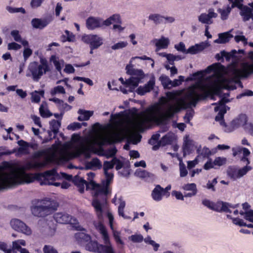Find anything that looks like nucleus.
<instances>
[{
    "label": "nucleus",
    "mask_w": 253,
    "mask_h": 253,
    "mask_svg": "<svg viewBox=\"0 0 253 253\" xmlns=\"http://www.w3.org/2000/svg\"><path fill=\"white\" fill-rule=\"evenodd\" d=\"M23 170L21 167L15 164L4 162L3 166H0V190L23 183H30L34 181L33 173L18 174Z\"/></svg>",
    "instance_id": "obj_1"
},
{
    "label": "nucleus",
    "mask_w": 253,
    "mask_h": 253,
    "mask_svg": "<svg viewBox=\"0 0 253 253\" xmlns=\"http://www.w3.org/2000/svg\"><path fill=\"white\" fill-rule=\"evenodd\" d=\"M50 71L47 61L44 58L40 59V64L37 61L31 62L28 67L26 76L31 77L35 82H39L43 74Z\"/></svg>",
    "instance_id": "obj_2"
},
{
    "label": "nucleus",
    "mask_w": 253,
    "mask_h": 253,
    "mask_svg": "<svg viewBox=\"0 0 253 253\" xmlns=\"http://www.w3.org/2000/svg\"><path fill=\"white\" fill-rule=\"evenodd\" d=\"M92 206L94 207L97 216L100 221L94 223L96 229L101 234L104 244H110L109 236L107 230L102 222L103 219V208L98 199H94L92 202Z\"/></svg>",
    "instance_id": "obj_3"
},
{
    "label": "nucleus",
    "mask_w": 253,
    "mask_h": 253,
    "mask_svg": "<svg viewBox=\"0 0 253 253\" xmlns=\"http://www.w3.org/2000/svg\"><path fill=\"white\" fill-rule=\"evenodd\" d=\"M209 95V93L208 91L199 94L194 90H192L187 95V98L190 100L189 103L186 102L184 99L181 98L177 101V104L182 109L190 108L191 106L195 107L199 100L205 99Z\"/></svg>",
    "instance_id": "obj_4"
},
{
    "label": "nucleus",
    "mask_w": 253,
    "mask_h": 253,
    "mask_svg": "<svg viewBox=\"0 0 253 253\" xmlns=\"http://www.w3.org/2000/svg\"><path fill=\"white\" fill-rule=\"evenodd\" d=\"M86 245V249L90 252L97 253H115L111 243L110 244H100L97 241L90 240Z\"/></svg>",
    "instance_id": "obj_5"
},
{
    "label": "nucleus",
    "mask_w": 253,
    "mask_h": 253,
    "mask_svg": "<svg viewBox=\"0 0 253 253\" xmlns=\"http://www.w3.org/2000/svg\"><path fill=\"white\" fill-rule=\"evenodd\" d=\"M81 40L88 44L92 49H97L103 44V39L96 34H84L82 36Z\"/></svg>",
    "instance_id": "obj_6"
},
{
    "label": "nucleus",
    "mask_w": 253,
    "mask_h": 253,
    "mask_svg": "<svg viewBox=\"0 0 253 253\" xmlns=\"http://www.w3.org/2000/svg\"><path fill=\"white\" fill-rule=\"evenodd\" d=\"M248 117L245 114H241L236 119L233 120L231 124L233 126L237 127L239 126H245V130L250 134L253 136V124L252 123L247 124Z\"/></svg>",
    "instance_id": "obj_7"
},
{
    "label": "nucleus",
    "mask_w": 253,
    "mask_h": 253,
    "mask_svg": "<svg viewBox=\"0 0 253 253\" xmlns=\"http://www.w3.org/2000/svg\"><path fill=\"white\" fill-rule=\"evenodd\" d=\"M12 228L16 231L30 235L32 234L31 228L24 222L18 219H13L10 221Z\"/></svg>",
    "instance_id": "obj_8"
},
{
    "label": "nucleus",
    "mask_w": 253,
    "mask_h": 253,
    "mask_svg": "<svg viewBox=\"0 0 253 253\" xmlns=\"http://www.w3.org/2000/svg\"><path fill=\"white\" fill-rule=\"evenodd\" d=\"M57 174V172L55 169H51L45 171L42 173H33L34 181L37 180L40 181L41 185H46L48 183V179L50 178V177L54 176Z\"/></svg>",
    "instance_id": "obj_9"
},
{
    "label": "nucleus",
    "mask_w": 253,
    "mask_h": 253,
    "mask_svg": "<svg viewBox=\"0 0 253 253\" xmlns=\"http://www.w3.org/2000/svg\"><path fill=\"white\" fill-rule=\"evenodd\" d=\"M51 210L50 206H32L31 207L32 214L39 217H43L49 215Z\"/></svg>",
    "instance_id": "obj_10"
},
{
    "label": "nucleus",
    "mask_w": 253,
    "mask_h": 253,
    "mask_svg": "<svg viewBox=\"0 0 253 253\" xmlns=\"http://www.w3.org/2000/svg\"><path fill=\"white\" fill-rule=\"evenodd\" d=\"M229 208H235V207L232 206L230 204L222 201H218L216 203H213L211 210L221 212L224 211L226 212L231 213V211Z\"/></svg>",
    "instance_id": "obj_11"
},
{
    "label": "nucleus",
    "mask_w": 253,
    "mask_h": 253,
    "mask_svg": "<svg viewBox=\"0 0 253 253\" xmlns=\"http://www.w3.org/2000/svg\"><path fill=\"white\" fill-rule=\"evenodd\" d=\"M53 218L58 223L70 224L73 217L66 212H60L54 213Z\"/></svg>",
    "instance_id": "obj_12"
},
{
    "label": "nucleus",
    "mask_w": 253,
    "mask_h": 253,
    "mask_svg": "<svg viewBox=\"0 0 253 253\" xmlns=\"http://www.w3.org/2000/svg\"><path fill=\"white\" fill-rule=\"evenodd\" d=\"M155 84V79L153 77L144 86H139L136 91L138 94L144 95L145 93L150 92L153 89Z\"/></svg>",
    "instance_id": "obj_13"
},
{
    "label": "nucleus",
    "mask_w": 253,
    "mask_h": 253,
    "mask_svg": "<svg viewBox=\"0 0 253 253\" xmlns=\"http://www.w3.org/2000/svg\"><path fill=\"white\" fill-rule=\"evenodd\" d=\"M102 26V20L94 17H89L86 20V27L88 30H93Z\"/></svg>",
    "instance_id": "obj_14"
},
{
    "label": "nucleus",
    "mask_w": 253,
    "mask_h": 253,
    "mask_svg": "<svg viewBox=\"0 0 253 253\" xmlns=\"http://www.w3.org/2000/svg\"><path fill=\"white\" fill-rule=\"evenodd\" d=\"M122 135L120 133H115L110 137H105L103 139L102 144L112 145L121 142L123 140Z\"/></svg>",
    "instance_id": "obj_15"
},
{
    "label": "nucleus",
    "mask_w": 253,
    "mask_h": 253,
    "mask_svg": "<svg viewBox=\"0 0 253 253\" xmlns=\"http://www.w3.org/2000/svg\"><path fill=\"white\" fill-rule=\"evenodd\" d=\"M152 199L155 201H160L162 200L163 197L165 196L163 191V188L160 185H156L151 193Z\"/></svg>",
    "instance_id": "obj_16"
},
{
    "label": "nucleus",
    "mask_w": 253,
    "mask_h": 253,
    "mask_svg": "<svg viewBox=\"0 0 253 253\" xmlns=\"http://www.w3.org/2000/svg\"><path fill=\"white\" fill-rule=\"evenodd\" d=\"M240 14L245 22L249 21L250 19L253 20V12L252 9L247 5H244L240 9Z\"/></svg>",
    "instance_id": "obj_17"
},
{
    "label": "nucleus",
    "mask_w": 253,
    "mask_h": 253,
    "mask_svg": "<svg viewBox=\"0 0 253 253\" xmlns=\"http://www.w3.org/2000/svg\"><path fill=\"white\" fill-rule=\"evenodd\" d=\"M144 77V74L141 76H136L135 77H130L129 79L126 80L125 81L126 87L131 86L133 90L135 87H137L141 79Z\"/></svg>",
    "instance_id": "obj_18"
},
{
    "label": "nucleus",
    "mask_w": 253,
    "mask_h": 253,
    "mask_svg": "<svg viewBox=\"0 0 253 253\" xmlns=\"http://www.w3.org/2000/svg\"><path fill=\"white\" fill-rule=\"evenodd\" d=\"M49 23L46 19L34 18L32 20L31 24L32 26L36 29H42L45 28Z\"/></svg>",
    "instance_id": "obj_19"
},
{
    "label": "nucleus",
    "mask_w": 253,
    "mask_h": 253,
    "mask_svg": "<svg viewBox=\"0 0 253 253\" xmlns=\"http://www.w3.org/2000/svg\"><path fill=\"white\" fill-rule=\"evenodd\" d=\"M90 150L88 147L84 146H82L77 148L74 153L72 154V157L77 158L80 157L82 154H84L86 158H89Z\"/></svg>",
    "instance_id": "obj_20"
},
{
    "label": "nucleus",
    "mask_w": 253,
    "mask_h": 253,
    "mask_svg": "<svg viewBox=\"0 0 253 253\" xmlns=\"http://www.w3.org/2000/svg\"><path fill=\"white\" fill-rule=\"evenodd\" d=\"M73 182L78 188L79 191L81 193H83L84 191V185H86V181L83 178L81 177L78 175H76L74 178Z\"/></svg>",
    "instance_id": "obj_21"
},
{
    "label": "nucleus",
    "mask_w": 253,
    "mask_h": 253,
    "mask_svg": "<svg viewBox=\"0 0 253 253\" xmlns=\"http://www.w3.org/2000/svg\"><path fill=\"white\" fill-rule=\"evenodd\" d=\"M206 44L203 42H202L200 44H196L195 45H192L190 46L188 49H187L186 54H197L198 52L203 51L206 48Z\"/></svg>",
    "instance_id": "obj_22"
},
{
    "label": "nucleus",
    "mask_w": 253,
    "mask_h": 253,
    "mask_svg": "<svg viewBox=\"0 0 253 253\" xmlns=\"http://www.w3.org/2000/svg\"><path fill=\"white\" fill-rule=\"evenodd\" d=\"M109 186V185L103 183L102 186L99 184L96 191L94 192V196L96 197L100 195H103L105 196H107L110 193Z\"/></svg>",
    "instance_id": "obj_23"
},
{
    "label": "nucleus",
    "mask_w": 253,
    "mask_h": 253,
    "mask_svg": "<svg viewBox=\"0 0 253 253\" xmlns=\"http://www.w3.org/2000/svg\"><path fill=\"white\" fill-rule=\"evenodd\" d=\"M121 19L119 14H113L105 20L102 21V26H109L113 23L121 24Z\"/></svg>",
    "instance_id": "obj_24"
},
{
    "label": "nucleus",
    "mask_w": 253,
    "mask_h": 253,
    "mask_svg": "<svg viewBox=\"0 0 253 253\" xmlns=\"http://www.w3.org/2000/svg\"><path fill=\"white\" fill-rule=\"evenodd\" d=\"M75 238L80 243L87 242L91 240V237L89 235L83 232L76 233L75 234Z\"/></svg>",
    "instance_id": "obj_25"
},
{
    "label": "nucleus",
    "mask_w": 253,
    "mask_h": 253,
    "mask_svg": "<svg viewBox=\"0 0 253 253\" xmlns=\"http://www.w3.org/2000/svg\"><path fill=\"white\" fill-rule=\"evenodd\" d=\"M78 113L81 115L78 117V120L79 121H84L88 120L90 117L93 115V112L91 111L80 109L78 111Z\"/></svg>",
    "instance_id": "obj_26"
},
{
    "label": "nucleus",
    "mask_w": 253,
    "mask_h": 253,
    "mask_svg": "<svg viewBox=\"0 0 253 253\" xmlns=\"http://www.w3.org/2000/svg\"><path fill=\"white\" fill-rule=\"evenodd\" d=\"M219 38L215 40L214 42L218 43H225L228 42L233 36L229 32H225L219 34Z\"/></svg>",
    "instance_id": "obj_27"
},
{
    "label": "nucleus",
    "mask_w": 253,
    "mask_h": 253,
    "mask_svg": "<svg viewBox=\"0 0 253 253\" xmlns=\"http://www.w3.org/2000/svg\"><path fill=\"white\" fill-rule=\"evenodd\" d=\"M240 75L244 78L248 77L250 75L253 73V63L251 64H246L241 71H240Z\"/></svg>",
    "instance_id": "obj_28"
},
{
    "label": "nucleus",
    "mask_w": 253,
    "mask_h": 253,
    "mask_svg": "<svg viewBox=\"0 0 253 253\" xmlns=\"http://www.w3.org/2000/svg\"><path fill=\"white\" fill-rule=\"evenodd\" d=\"M169 43V40L168 38L162 37L159 39L156 43L155 45L157 47L156 51L160 49L167 48Z\"/></svg>",
    "instance_id": "obj_29"
},
{
    "label": "nucleus",
    "mask_w": 253,
    "mask_h": 253,
    "mask_svg": "<svg viewBox=\"0 0 253 253\" xmlns=\"http://www.w3.org/2000/svg\"><path fill=\"white\" fill-rule=\"evenodd\" d=\"M181 109H182L180 108V107H179L177 103L176 106H170L165 112L164 116L165 118L167 119L171 118L173 116L174 113L175 112H178Z\"/></svg>",
    "instance_id": "obj_30"
},
{
    "label": "nucleus",
    "mask_w": 253,
    "mask_h": 253,
    "mask_svg": "<svg viewBox=\"0 0 253 253\" xmlns=\"http://www.w3.org/2000/svg\"><path fill=\"white\" fill-rule=\"evenodd\" d=\"M126 73L128 75L133 76H141L144 74L143 71L141 69H135L132 65H127L126 67Z\"/></svg>",
    "instance_id": "obj_31"
},
{
    "label": "nucleus",
    "mask_w": 253,
    "mask_h": 253,
    "mask_svg": "<svg viewBox=\"0 0 253 253\" xmlns=\"http://www.w3.org/2000/svg\"><path fill=\"white\" fill-rule=\"evenodd\" d=\"M50 129L52 130L53 134L57 135L59 132V129L61 126L60 121L55 120L54 119L52 120L50 123Z\"/></svg>",
    "instance_id": "obj_32"
},
{
    "label": "nucleus",
    "mask_w": 253,
    "mask_h": 253,
    "mask_svg": "<svg viewBox=\"0 0 253 253\" xmlns=\"http://www.w3.org/2000/svg\"><path fill=\"white\" fill-rule=\"evenodd\" d=\"M18 144L20 146L18 149L19 152H22L26 154L29 153V143L23 140H20L18 141Z\"/></svg>",
    "instance_id": "obj_33"
},
{
    "label": "nucleus",
    "mask_w": 253,
    "mask_h": 253,
    "mask_svg": "<svg viewBox=\"0 0 253 253\" xmlns=\"http://www.w3.org/2000/svg\"><path fill=\"white\" fill-rule=\"evenodd\" d=\"M86 167L88 169H92L93 167L97 168L98 169H100L102 167V165L98 158H94L90 162L87 163Z\"/></svg>",
    "instance_id": "obj_34"
},
{
    "label": "nucleus",
    "mask_w": 253,
    "mask_h": 253,
    "mask_svg": "<svg viewBox=\"0 0 253 253\" xmlns=\"http://www.w3.org/2000/svg\"><path fill=\"white\" fill-rule=\"evenodd\" d=\"M226 113V110L225 107H221L219 112L215 118L216 121H221V125L226 126V123L224 121V115Z\"/></svg>",
    "instance_id": "obj_35"
},
{
    "label": "nucleus",
    "mask_w": 253,
    "mask_h": 253,
    "mask_svg": "<svg viewBox=\"0 0 253 253\" xmlns=\"http://www.w3.org/2000/svg\"><path fill=\"white\" fill-rule=\"evenodd\" d=\"M225 85H223L221 84H215L213 85L212 88V91L213 92V94L214 95H217L219 97L222 96V89H224Z\"/></svg>",
    "instance_id": "obj_36"
},
{
    "label": "nucleus",
    "mask_w": 253,
    "mask_h": 253,
    "mask_svg": "<svg viewBox=\"0 0 253 253\" xmlns=\"http://www.w3.org/2000/svg\"><path fill=\"white\" fill-rule=\"evenodd\" d=\"M164 16L158 14H151L149 16V19L153 20L156 24L163 23L164 22Z\"/></svg>",
    "instance_id": "obj_37"
},
{
    "label": "nucleus",
    "mask_w": 253,
    "mask_h": 253,
    "mask_svg": "<svg viewBox=\"0 0 253 253\" xmlns=\"http://www.w3.org/2000/svg\"><path fill=\"white\" fill-rule=\"evenodd\" d=\"M217 11L219 13H220L221 19L222 20H225L228 19V16L231 12V9L229 6H228L225 9L218 8Z\"/></svg>",
    "instance_id": "obj_38"
},
{
    "label": "nucleus",
    "mask_w": 253,
    "mask_h": 253,
    "mask_svg": "<svg viewBox=\"0 0 253 253\" xmlns=\"http://www.w3.org/2000/svg\"><path fill=\"white\" fill-rule=\"evenodd\" d=\"M50 101H53L55 104L58 105L60 106H61L62 108L65 109L66 107H69V109L71 108V106L69 105L67 103H64L62 100H61L58 98L54 97L52 98L49 99Z\"/></svg>",
    "instance_id": "obj_39"
},
{
    "label": "nucleus",
    "mask_w": 253,
    "mask_h": 253,
    "mask_svg": "<svg viewBox=\"0 0 253 253\" xmlns=\"http://www.w3.org/2000/svg\"><path fill=\"white\" fill-rule=\"evenodd\" d=\"M39 112L42 118H49L52 116V113L48 109H45L42 105L40 107Z\"/></svg>",
    "instance_id": "obj_40"
},
{
    "label": "nucleus",
    "mask_w": 253,
    "mask_h": 253,
    "mask_svg": "<svg viewBox=\"0 0 253 253\" xmlns=\"http://www.w3.org/2000/svg\"><path fill=\"white\" fill-rule=\"evenodd\" d=\"M50 61L52 62L54 65L56 69L60 72L62 69V67L61 64L59 60H58V58L55 55H52L51 56L50 58Z\"/></svg>",
    "instance_id": "obj_41"
},
{
    "label": "nucleus",
    "mask_w": 253,
    "mask_h": 253,
    "mask_svg": "<svg viewBox=\"0 0 253 253\" xmlns=\"http://www.w3.org/2000/svg\"><path fill=\"white\" fill-rule=\"evenodd\" d=\"M162 146L171 144L172 142V137L170 136L165 135L162 137L159 141Z\"/></svg>",
    "instance_id": "obj_42"
},
{
    "label": "nucleus",
    "mask_w": 253,
    "mask_h": 253,
    "mask_svg": "<svg viewBox=\"0 0 253 253\" xmlns=\"http://www.w3.org/2000/svg\"><path fill=\"white\" fill-rule=\"evenodd\" d=\"M252 169L251 167L246 166L242 168V169H239L237 173L236 177H241L245 175L248 171Z\"/></svg>",
    "instance_id": "obj_43"
},
{
    "label": "nucleus",
    "mask_w": 253,
    "mask_h": 253,
    "mask_svg": "<svg viewBox=\"0 0 253 253\" xmlns=\"http://www.w3.org/2000/svg\"><path fill=\"white\" fill-rule=\"evenodd\" d=\"M226 158L224 157H218L215 158L213 162L214 166L220 167L225 165L226 163Z\"/></svg>",
    "instance_id": "obj_44"
},
{
    "label": "nucleus",
    "mask_w": 253,
    "mask_h": 253,
    "mask_svg": "<svg viewBox=\"0 0 253 253\" xmlns=\"http://www.w3.org/2000/svg\"><path fill=\"white\" fill-rule=\"evenodd\" d=\"M82 125L86 126L87 124L86 123H83L82 124H81L80 123L74 122L70 124L67 126V128L70 130H75L76 129L80 128L82 127Z\"/></svg>",
    "instance_id": "obj_45"
},
{
    "label": "nucleus",
    "mask_w": 253,
    "mask_h": 253,
    "mask_svg": "<svg viewBox=\"0 0 253 253\" xmlns=\"http://www.w3.org/2000/svg\"><path fill=\"white\" fill-rule=\"evenodd\" d=\"M48 150L46 149L41 150L35 152L33 155L35 159H39L43 156H45L47 155Z\"/></svg>",
    "instance_id": "obj_46"
},
{
    "label": "nucleus",
    "mask_w": 253,
    "mask_h": 253,
    "mask_svg": "<svg viewBox=\"0 0 253 253\" xmlns=\"http://www.w3.org/2000/svg\"><path fill=\"white\" fill-rule=\"evenodd\" d=\"M135 174L140 178L149 177V172L145 170H142L141 169H137L135 172Z\"/></svg>",
    "instance_id": "obj_47"
},
{
    "label": "nucleus",
    "mask_w": 253,
    "mask_h": 253,
    "mask_svg": "<svg viewBox=\"0 0 253 253\" xmlns=\"http://www.w3.org/2000/svg\"><path fill=\"white\" fill-rule=\"evenodd\" d=\"M6 9L9 12L11 13L21 12L22 13L24 14L26 13L25 9L23 7L15 8L8 6L6 7Z\"/></svg>",
    "instance_id": "obj_48"
},
{
    "label": "nucleus",
    "mask_w": 253,
    "mask_h": 253,
    "mask_svg": "<svg viewBox=\"0 0 253 253\" xmlns=\"http://www.w3.org/2000/svg\"><path fill=\"white\" fill-rule=\"evenodd\" d=\"M231 6H230L232 9L235 7H237L239 9H241L244 5L243 4V0H233L232 2Z\"/></svg>",
    "instance_id": "obj_49"
},
{
    "label": "nucleus",
    "mask_w": 253,
    "mask_h": 253,
    "mask_svg": "<svg viewBox=\"0 0 253 253\" xmlns=\"http://www.w3.org/2000/svg\"><path fill=\"white\" fill-rule=\"evenodd\" d=\"M114 167V164L113 162V159L111 161H105L103 164V169L104 172H108L109 169H113Z\"/></svg>",
    "instance_id": "obj_50"
},
{
    "label": "nucleus",
    "mask_w": 253,
    "mask_h": 253,
    "mask_svg": "<svg viewBox=\"0 0 253 253\" xmlns=\"http://www.w3.org/2000/svg\"><path fill=\"white\" fill-rule=\"evenodd\" d=\"M43 253H58L56 249L51 245H44L43 248Z\"/></svg>",
    "instance_id": "obj_51"
},
{
    "label": "nucleus",
    "mask_w": 253,
    "mask_h": 253,
    "mask_svg": "<svg viewBox=\"0 0 253 253\" xmlns=\"http://www.w3.org/2000/svg\"><path fill=\"white\" fill-rule=\"evenodd\" d=\"M113 162L114 166L116 165L115 168L117 170L121 169L124 166V163L116 157L113 158Z\"/></svg>",
    "instance_id": "obj_52"
},
{
    "label": "nucleus",
    "mask_w": 253,
    "mask_h": 253,
    "mask_svg": "<svg viewBox=\"0 0 253 253\" xmlns=\"http://www.w3.org/2000/svg\"><path fill=\"white\" fill-rule=\"evenodd\" d=\"M32 53L33 51L31 48L29 47L25 48L23 53L24 61H26Z\"/></svg>",
    "instance_id": "obj_53"
},
{
    "label": "nucleus",
    "mask_w": 253,
    "mask_h": 253,
    "mask_svg": "<svg viewBox=\"0 0 253 253\" xmlns=\"http://www.w3.org/2000/svg\"><path fill=\"white\" fill-rule=\"evenodd\" d=\"M217 183V178H214L211 181L210 180L207 184L206 187L208 189H211L212 191H215V188L214 187V185H216Z\"/></svg>",
    "instance_id": "obj_54"
},
{
    "label": "nucleus",
    "mask_w": 253,
    "mask_h": 253,
    "mask_svg": "<svg viewBox=\"0 0 253 253\" xmlns=\"http://www.w3.org/2000/svg\"><path fill=\"white\" fill-rule=\"evenodd\" d=\"M201 155L205 158H209L211 155V152L209 148L204 147L201 152Z\"/></svg>",
    "instance_id": "obj_55"
},
{
    "label": "nucleus",
    "mask_w": 253,
    "mask_h": 253,
    "mask_svg": "<svg viewBox=\"0 0 253 253\" xmlns=\"http://www.w3.org/2000/svg\"><path fill=\"white\" fill-rule=\"evenodd\" d=\"M131 241H132L134 243H140L143 240V236L139 234H135L132 235L129 237Z\"/></svg>",
    "instance_id": "obj_56"
},
{
    "label": "nucleus",
    "mask_w": 253,
    "mask_h": 253,
    "mask_svg": "<svg viewBox=\"0 0 253 253\" xmlns=\"http://www.w3.org/2000/svg\"><path fill=\"white\" fill-rule=\"evenodd\" d=\"M199 20L203 23L209 24L210 19L207 14L202 13L199 16Z\"/></svg>",
    "instance_id": "obj_57"
},
{
    "label": "nucleus",
    "mask_w": 253,
    "mask_h": 253,
    "mask_svg": "<svg viewBox=\"0 0 253 253\" xmlns=\"http://www.w3.org/2000/svg\"><path fill=\"white\" fill-rule=\"evenodd\" d=\"M117 150L116 147H114L113 148H111L110 149H108L107 151V153L106 154V157L107 158H114L116 157L115 155L117 153Z\"/></svg>",
    "instance_id": "obj_58"
},
{
    "label": "nucleus",
    "mask_w": 253,
    "mask_h": 253,
    "mask_svg": "<svg viewBox=\"0 0 253 253\" xmlns=\"http://www.w3.org/2000/svg\"><path fill=\"white\" fill-rule=\"evenodd\" d=\"M104 174L106 177V180L104 182H103V183L109 186L114 177L113 173L106 172H104Z\"/></svg>",
    "instance_id": "obj_59"
},
{
    "label": "nucleus",
    "mask_w": 253,
    "mask_h": 253,
    "mask_svg": "<svg viewBox=\"0 0 253 253\" xmlns=\"http://www.w3.org/2000/svg\"><path fill=\"white\" fill-rule=\"evenodd\" d=\"M180 176V177H185L187 175L188 171L186 169L185 165L183 163L179 164Z\"/></svg>",
    "instance_id": "obj_60"
},
{
    "label": "nucleus",
    "mask_w": 253,
    "mask_h": 253,
    "mask_svg": "<svg viewBox=\"0 0 253 253\" xmlns=\"http://www.w3.org/2000/svg\"><path fill=\"white\" fill-rule=\"evenodd\" d=\"M160 135L159 133L153 134L151 138L149 140V143L151 145H154L158 143Z\"/></svg>",
    "instance_id": "obj_61"
},
{
    "label": "nucleus",
    "mask_w": 253,
    "mask_h": 253,
    "mask_svg": "<svg viewBox=\"0 0 253 253\" xmlns=\"http://www.w3.org/2000/svg\"><path fill=\"white\" fill-rule=\"evenodd\" d=\"M174 47L177 51H181L186 54L187 49L185 48V46L183 42H180L178 44H175Z\"/></svg>",
    "instance_id": "obj_62"
},
{
    "label": "nucleus",
    "mask_w": 253,
    "mask_h": 253,
    "mask_svg": "<svg viewBox=\"0 0 253 253\" xmlns=\"http://www.w3.org/2000/svg\"><path fill=\"white\" fill-rule=\"evenodd\" d=\"M56 93H65V90L64 88L61 85H58L54 87L53 91H52L51 92V94H54Z\"/></svg>",
    "instance_id": "obj_63"
},
{
    "label": "nucleus",
    "mask_w": 253,
    "mask_h": 253,
    "mask_svg": "<svg viewBox=\"0 0 253 253\" xmlns=\"http://www.w3.org/2000/svg\"><path fill=\"white\" fill-rule=\"evenodd\" d=\"M11 35L16 42H19L21 41L22 38L18 30H15L12 31L11 32Z\"/></svg>",
    "instance_id": "obj_64"
}]
</instances>
